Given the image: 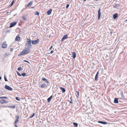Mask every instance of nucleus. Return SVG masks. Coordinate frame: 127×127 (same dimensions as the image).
Here are the masks:
<instances>
[{"label": "nucleus", "instance_id": "nucleus-1", "mask_svg": "<svg viewBox=\"0 0 127 127\" xmlns=\"http://www.w3.org/2000/svg\"><path fill=\"white\" fill-rule=\"evenodd\" d=\"M27 41L25 44L26 46L27 47V49H30L31 48L32 45L31 44L32 42L31 40L30 39L27 38Z\"/></svg>", "mask_w": 127, "mask_h": 127}, {"label": "nucleus", "instance_id": "nucleus-2", "mask_svg": "<svg viewBox=\"0 0 127 127\" xmlns=\"http://www.w3.org/2000/svg\"><path fill=\"white\" fill-rule=\"evenodd\" d=\"M22 51H23L25 54L26 55L29 53L31 51V50L26 48L24 49Z\"/></svg>", "mask_w": 127, "mask_h": 127}, {"label": "nucleus", "instance_id": "nucleus-3", "mask_svg": "<svg viewBox=\"0 0 127 127\" xmlns=\"http://www.w3.org/2000/svg\"><path fill=\"white\" fill-rule=\"evenodd\" d=\"M39 41V39H37L35 40H32L31 42L32 44L35 45L38 43Z\"/></svg>", "mask_w": 127, "mask_h": 127}, {"label": "nucleus", "instance_id": "nucleus-4", "mask_svg": "<svg viewBox=\"0 0 127 127\" xmlns=\"http://www.w3.org/2000/svg\"><path fill=\"white\" fill-rule=\"evenodd\" d=\"M5 88L8 90L12 91L13 90L12 89L11 87L7 85H5Z\"/></svg>", "mask_w": 127, "mask_h": 127}, {"label": "nucleus", "instance_id": "nucleus-5", "mask_svg": "<svg viewBox=\"0 0 127 127\" xmlns=\"http://www.w3.org/2000/svg\"><path fill=\"white\" fill-rule=\"evenodd\" d=\"M100 11V8H99L98 11V20H99L100 19V18L101 15Z\"/></svg>", "mask_w": 127, "mask_h": 127}, {"label": "nucleus", "instance_id": "nucleus-6", "mask_svg": "<svg viewBox=\"0 0 127 127\" xmlns=\"http://www.w3.org/2000/svg\"><path fill=\"white\" fill-rule=\"evenodd\" d=\"M68 37V36L67 35H64L61 41L63 42V41L65 39H66Z\"/></svg>", "mask_w": 127, "mask_h": 127}, {"label": "nucleus", "instance_id": "nucleus-7", "mask_svg": "<svg viewBox=\"0 0 127 127\" xmlns=\"http://www.w3.org/2000/svg\"><path fill=\"white\" fill-rule=\"evenodd\" d=\"M16 23L17 22H16L11 23L9 27L11 28L13 27L16 24Z\"/></svg>", "mask_w": 127, "mask_h": 127}, {"label": "nucleus", "instance_id": "nucleus-8", "mask_svg": "<svg viewBox=\"0 0 127 127\" xmlns=\"http://www.w3.org/2000/svg\"><path fill=\"white\" fill-rule=\"evenodd\" d=\"M8 102L7 101L3 99H1L0 101V103L3 104L5 103H7Z\"/></svg>", "mask_w": 127, "mask_h": 127}, {"label": "nucleus", "instance_id": "nucleus-9", "mask_svg": "<svg viewBox=\"0 0 127 127\" xmlns=\"http://www.w3.org/2000/svg\"><path fill=\"white\" fill-rule=\"evenodd\" d=\"M7 47V45L4 42L1 45V47L3 48H6Z\"/></svg>", "mask_w": 127, "mask_h": 127}, {"label": "nucleus", "instance_id": "nucleus-10", "mask_svg": "<svg viewBox=\"0 0 127 127\" xmlns=\"http://www.w3.org/2000/svg\"><path fill=\"white\" fill-rule=\"evenodd\" d=\"M15 121L14 123L16 124L18 121V119L19 118V117L18 116H16L15 117Z\"/></svg>", "mask_w": 127, "mask_h": 127}, {"label": "nucleus", "instance_id": "nucleus-11", "mask_svg": "<svg viewBox=\"0 0 127 127\" xmlns=\"http://www.w3.org/2000/svg\"><path fill=\"white\" fill-rule=\"evenodd\" d=\"M52 10L51 9H50L49 10H48L47 11V14L48 15H49L51 14L52 11Z\"/></svg>", "mask_w": 127, "mask_h": 127}, {"label": "nucleus", "instance_id": "nucleus-12", "mask_svg": "<svg viewBox=\"0 0 127 127\" xmlns=\"http://www.w3.org/2000/svg\"><path fill=\"white\" fill-rule=\"evenodd\" d=\"M118 14L117 13H116L113 15V17L114 19H115L118 16Z\"/></svg>", "mask_w": 127, "mask_h": 127}, {"label": "nucleus", "instance_id": "nucleus-13", "mask_svg": "<svg viewBox=\"0 0 127 127\" xmlns=\"http://www.w3.org/2000/svg\"><path fill=\"white\" fill-rule=\"evenodd\" d=\"M99 123H101L104 125H105L107 124V123L105 122L102 121H98Z\"/></svg>", "mask_w": 127, "mask_h": 127}, {"label": "nucleus", "instance_id": "nucleus-14", "mask_svg": "<svg viewBox=\"0 0 127 127\" xmlns=\"http://www.w3.org/2000/svg\"><path fill=\"white\" fill-rule=\"evenodd\" d=\"M72 56L73 59H74L76 56V54L74 52H73L72 53Z\"/></svg>", "mask_w": 127, "mask_h": 127}, {"label": "nucleus", "instance_id": "nucleus-15", "mask_svg": "<svg viewBox=\"0 0 127 127\" xmlns=\"http://www.w3.org/2000/svg\"><path fill=\"white\" fill-rule=\"evenodd\" d=\"M32 4V2L31 1H30V2L28 3V5H27L26 7V8L27 7H29Z\"/></svg>", "mask_w": 127, "mask_h": 127}, {"label": "nucleus", "instance_id": "nucleus-16", "mask_svg": "<svg viewBox=\"0 0 127 127\" xmlns=\"http://www.w3.org/2000/svg\"><path fill=\"white\" fill-rule=\"evenodd\" d=\"M20 39V38L19 36H16L15 38V40L17 41H19Z\"/></svg>", "mask_w": 127, "mask_h": 127}, {"label": "nucleus", "instance_id": "nucleus-17", "mask_svg": "<svg viewBox=\"0 0 127 127\" xmlns=\"http://www.w3.org/2000/svg\"><path fill=\"white\" fill-rule=\"evenodd\" d=\"M114 102L115 103H118V98H114Z\"/></svg>", "mask_w": 127, "mask_h": 127}, {"label": "nucleus", "instance_id": "nucleus-18", "mask_svg": "<svg viewBox=\"0 0 127 127\" xmlns=\"http://www.w3.org/2000/svg\"><path fill=\"white\" fill-rule=\"evenodd\" d=\"M14 2V0H13L12 2H11V4H10L9 5L8 7H11L13 4Z\"/></svg>", "mask_w": 127, "mask_h": 127}, {"label": "nucleus", "instance_id": "nucleus-19", "mask_svg": "<svg viewBox=\"0 0 127 127\" xmlns=\"http://www.w3.org/2000/svg\"><path fill=\"white\" fill-rule=\"evenodd\" d=\"M23 55H25L24 54L23 51H22L21 52H20L19 54L18 55V56H21Z\"/></svg>", "mask_w": 127, "mask_h": 127}, {"label": "nucleus", "instance_id": "nucleus-20", "mask_svg": "<svg viewBox=\"0 0 127 127\" xmlns=\"http://www.w3.org/2000/svg\"><path fill=\"white\" fill-rule=\"evenodd\" d=\"M60 89L62 90L63 93H64L65 92V90L64 88L62 87H61L60 88Z\"/></svg>", "mask_w": 127, "mask_h": 127}, {"label": "nucleus", "instance_id": "nucleus-21", "mask_svg": "<svg viewBox=\"0 0 127 127\" xmlns=\"http://www.w3.org/2000/svg\"><path fill=\"white\" fill-rule=\"evenodd\" d=\"M52 97V95H51L50 97L48 98L47 99V101L48 102H49L51 99Z\"/></svg>", "mask_w": 127, "mask_h": 127}, {"label": "nucleus", "instance_id": "nucleus-22", "mask_svg": "<svg viewBox=\"0 0 127 127\" xmlns=\"http://www.w3.org/2000/svg\"><path fill=\"white\" fill-rule=\"evenodd\" d=\"M42 80L43 81H44L46 83H48V81L45 78H43L42 79Z\"/></svg>", "mask_w": 127, "mask_h": 127}, {"label": "nucleus", "instance_id": "nucleus-23", "mask_svg": "<svg viewBox=\"0 0 127 127\" xmlns=\"http://www.w3.org/2000/svg\"><path fill=\"white\" fill-rule=\"evenodd\" d=\"M119 6V4H115V5L113 6V7L115 8H118L117 7V6Z\"/></svg>", "mask_w": 127, "mask_h": 127}, {"label": "nucleus", "instance_id": "nucleus-24", "mask_svg": "<svg viewBox=\"0 0 127 127\" xmlns=\"http://www.w3.org/2000/svg\"><path fill=\"white\" fill-rule=\"evenodd\" d=\"M73 124L74 127H77L78 126V124L76 123L73 122Z\"/></svg>", "mask_w": 127, "mask_h": 127}, {"label": "nucleus", "instance_id": "nucleus-25", "mask_svg": "<svg viewBox=\"0 0 127 127\" xmlns=\"http://www.w3.org/2000/svg\"><path fill=\"white\" fill-rule=\"evenodd\" d=\"M15 107V105L13 106H8V107L10 108H11L12 109H13Z\"/></svg>", "mask_w": 127, "mask_h": 127}, {"label": "nucleus", "instance_id": "nucleus-26", "mask_svg": "<svg viewBox=\"0 0 127 127\" xmlns=\"http://www.w3.org/2000/svg\"><path fill=\"white\" fill-rule=\"evenodd\" d=\"M21 75L23 77H25L26 76L27 74L26 73H25L24 72V73H22L21 74Z\"/></svg>", "mask_w": 127, "mask_h": 127}, {"label": "nucleus", "instance_id": "nucleus-27", "mask_svg": "<svg viewBox=\"0 0 127 127\" xmlns=\"http://www.w3.org/2000/svg\"><path fill=\"white\" fill-rule=\"evenodd\" d=\"M1 98L7 99H8V97H6V96H3V97L0 96V99H1Z\"/></svg>", "mask_w": 127, "mask_h": 127}, {"label": "nucleus", "instance_id": "nucleus-28", "mask_svg": "<svg viewBox=\"0 0 127 127\" xmlns=\"http://www.w3.org/2000/svg\"><path fill=\"white\" fill-rule=\"evenodd\" d=\"M46 86V84H42L41 85V88H44Z\"/></svg>", "mask_w": 127, "mask_h": 127}, {"label": "nucleus", "instance_id": "nucleus-29", "mask_svg": "<svg viewBox=\"0 0 127 127\" xmlns=\"http://www.w3.org/2000/svg\"><path fill=\"white\" fill-rule=\"evenodd\" d=\"M22 18L24 20H27V17H25L24 16H22Z\"/></svg>", "mask_w": 127, "mask_h": 127}, {"label": "nucleus", "instance_id": "nucleus-30", "mask_svg": "<svg viewBox=\"0 0 127 127\" xmlns=\"http://www.w3.org/2000/svg\"><path fill=\"white\" fill-rule=\"evenodd\" d=\"M17 70L18 71H22V70L23 69L21 67H19L18 68Z\"/></svg>", "mask_w": 127, "mask_h": 127}, {"label": "nucleus", "instance_id": "nucleus-31", "mask_svg": "<svg viewBox=\"0 0 127 127\" xmlns=\"http://www.w3.org/2000/svg\"><path fill=\"white\" fill-rule=\"evenodd\" d=\"M98 75L97 74H96L95 77V80H97L98 78Z\"/></svg>", "mask_w": 127, "mask_h": 127}, {"label": "nucleus", "instance_id": "nucleus-32", "mask_svg": "<svg viewBox=\"0 0 127 127\" xmlns=\"http://www.w3.org/2000/svg\"><path fill=\"white\" fill-rule=\"evenodd\" d=\"M76 93L77 94V95H76V97H78L79 96V92L78 91H77Z\"/></svg>", "mask_w": 127, "mask_h": 127}, {"label": "nucleus", "instance_id": "nucleus-33", "mask_svg": "<svg viewBox=\"0 0 127 127\" xmlns=\"http://www.w3.org/2000/svg\"><path fill=\"white\" fill-rule=\"evenodd\" d=\"M35 114L34 113H33L32 114L31 116H30V118H31L33 117L35 115Z\"/></svg>", "mask_w": 127, "mask_h": 127}, {"label": "nucleus", "instance_id": "nucleus-34", "mask_svg": "<svg viewBox=\"0 0 127 127\" xmlns=\"http://www.w3.org/2000/svg\"><path fill=\"white\" fill-rule=\"evenodd\" d=\"M15 99L16 100L18 101H20V100L19 98L18 97H16L15 98Z\"/></svg>", "mask_w": 127, "mask_h": 127}, {"label": "nucleus", "instance_id": "nucleus-35", "mask_svg": "<svg viewBox=\"0 0 127 127\" xmlns=\"http://www.w3.org/2000/svg\"><path fill=\"white\" fill-rule=\"evenodd\" d=\"M4 78L5 81L6 82L8 80L7 79L5 75H4Z\"/></svg>", "mask_w": 127, "mask_h": 127}, {"label": "nucleus", "instance_id": "nucleus-36", "mask_svg": "<svg viewBox=\"0 0 127 127\" xmlns=\"http://www.w3.org/2000/svg\"><path fill=\"white\" fill-rule=\"evenodd\" d=\"M39 13L38 11H36L35 13V15H39Z\"/></svg>", "mask_w": 127, "mask_h": 127}, {"label": "nucleus", "instance_id": "nucleus-37", "mask_svg": "<svg viewBox=\"0 0 127 127\" xmlns=\"http://www.w3.org/2000/svg\"><path fill=\"white\" fill-rule=\"evenodd\" d=\"M17 75L19 76H21V75L18 72L16 71Z\"/></svg>", "mask_w": 127, "mask_h": 127}, {"label": "nucleus", "instance_id": "nucleus-38", "mask_svg": "<svg viewBox=\"0 0 127 127\" xmlns=\"http://www.w3.org/2000/svg\"><path fill=\"white\" fill-rule=\"evenodd\" d=\"M121 95L122 97H124V95L123 92H122L121 93Z\"/></svg>", "mask_w": 127, "mask_h": 127}, {"label": "nucleus", "instance_id": "nucleus-39", "mask_svg": "<svg viewBox=\"0 0 127 127\" xmlns=\"http://www.w3.org/2000/svg\"><path fill=\"white\" fill-rule=\"evenodd\" d=\"M24 61L25 62H27V63H29V64L30 63L28 61H27V60H24Z\"/></svg>", "mask_w": 127, "mask_h": 127}, {"label": "nucleus", "instance_id": "nucleus-40", "mask_svg": "<svg viewBox=\"0 0 127 127\" xmlns=\"http://www.w3.org/2000/svg\"><path fill=\"white\" fill-rule=\"evenodd\" d=\"M69 4H67L66 6V8H67L69 6Z\"/></svg>", "mask_w": 127, "mask_h": 127}, {"label": "nucleus", "instance_id": "nucleus-41", "mask_svg": "<svg viewBox=\"0 0 127 127\" xmlns=\"http://www.w3.org/2000/svg\"><path fill=\"white\" fill-rule=\"evenodd\" d=\"M53 52V50H51V52H50V53H51V54H52V53Z\"/></svg>", "mask_w": 127, "mask_h": 127}, {"label": "nucleus", "instance_id": "nucleus-42", "mask_svg": "<svg viewBox=\"0 0 127 127\" xmlns=\"http://www.w3.org/2000/svg\"><path fill=\"white\" fill-rule=\"evenodd\" d=\"M52 47H53V46H51V47H50V49H49V50H51V49L52 48Z\"/></svg>", "mask_w": 127, "mask_h": 127}, {"label": "nucleus", "instance_id": "nucleus-43", "mask_svg": "<svg viewBox=\"0 0 127 127\" xmlns=\"http://www.w3.org/2000/svg\"><path fill=\"white\" fill-rule=\"evenodd\" d=\"M10 51H13V49L12 48H11L10 49Z\"/></svg>", "mask_w": 127, "mask_h": 127}, {"label": "nucleus", "instance_id": "nucleus-44", "mask_svg": "<svg viewBox=\"0 0 127 127\" xmlns=\"http://www.w3.org/2000/svg\"><path fill=\"white\" fill-rule=\"evenodd\" d=\"M69 103H72V101H70V102H69Z\"/></svg>", "mask_w": 127, "mask_h": 127}, {"label": "nucleus", "instance_id": "nucleus-45", "mask_svg": "<svg viewBox=\"0 0 127 127\" xmlns=\"http://www.w3.org/2000/svg\"><path fill=\"white\" fill-rule=\"evenodd\" d=\"M70 100H71L70 101H72V97H70Z\"/></svg>", "mask_w": 127, "mask_h": 127}, {"label": "nucleus", "instance_id": "nucleus-46", "mask_svg": "<svg viewBox=\"0 0 127 127\" xmlns=\"http://www.w3.org/2000/svg\"><path fill=\"white\" fill-rule=\"evenodd\" d=\"M99 74V73H98V71L97 72V73L96 74H97V75H98V74Z\"/></svg>", "mask_w": 127, "mask_h": 127}, {"label": "nucleus", "instance_id": "nucleus-47", "mask_svg": "<svg viewBox=\"0 0 127 127\" xmlns=\"http://www.w3.org/2000/svg\"><path fill=\"white\" fill-rule=\"evenodd\" d=\"M15 127H17V126L16 124H15Z\"/></svg>", "mask_w": 127, "mask_h": 127}, {"label": "nucleus", "instance_id": "nucleus-48", "mask_svg": "<svg viewBox=\"0 0 127 127\" xmlns=\"http://www.w3.org/2000/svg\"><path fill=\"white\" fill-rule=\"evenodd\" d=\"M1 77L0 76V80H1Z\"/></svg>", "mask_w": 127, "mask_h": 127}, {"label": "nucleus", "instance_id": "nucleus-49", "mask_svg": "<svg viewBox=\"0 0 127 127\" xmlns=\"http://www.w3.org/2000/svg\"><path fill=\"white\" fill-rule=\"evenodd\" d=\"M106 57L107 56V57H108V56L107 55H106Z\"/></svg>", "mask_w": 127, "mask_h": 127}, {"label": "nucleus", "instance_id": "nucleus-50", "mask_svg": "<svg viewBox=\"0 0 127 127\" xmlns=\"http://www.w3.org/2000/svg\"><path fill=\"white\" fill-rule=\"evenodd\" d=\"M50 36H51V35H50L49 36V37H50Z\"/></svg>", "mask_w": 127, "mask_h": 127}, {"label": "nucleus", "instance_id": "nucleus-51", "mask_svg": "<svg viewBox=\"0 0 127 127\" xmlns=\"http://www.w3.org/2000/svg\"><path fill=\"white\" fill-rule=\"evenodd\" d=\"M9 13V12H7L6 13V14H8Z\"/></svg>", "mask_w": 127, "mask_h": 127}, {"label": "nucleus", "instance_id": "nucleus-52", "mask_svg": "<svg viewBox=\"0 0 127 127\" xmlns=\"http://www.w3.org/2000/svg\"><path fill=\"white\" fill-rule=\"evenodd\" d=\"M86 0H84V1H86Z\"/></svg>", "mask_w": 127, "mask_h": 127}, {"label": "nucleus", "instance_id": "nucleus-53", "mask_svg": "<svg viewBox=\"0 0 127 127\" xmlns=\"http://www.w3.org/2000/svg\"><path fill=\"white\" fill-rule=\"evenodd\" d=\"M112 33V32H111V34Z\"/></svg>", "mask_w": 127, "mask_h": 127}, {"label": "nucleus", "instance_id": "nucleus-54", "mask_svg": "<svg viewBox=\"0 0 127 127\" xmlns=\"http://www.w3.org/2000/svg\"><path fill=\"white\" fill-rule=\"evenodd\" d=\"M126 21H127V19L126 20Z\"/></svg>", "mask_w": 127, "mask_h": 127}]
</instances>
